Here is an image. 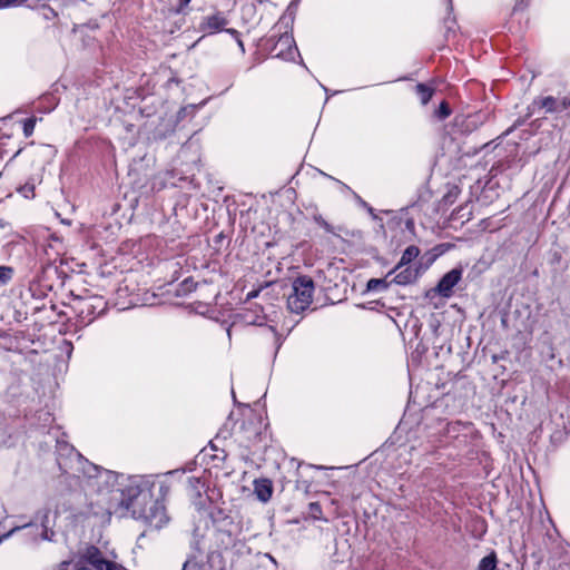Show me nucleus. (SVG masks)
Here are the masks:
<instances>
[{"label":"nucleus","mask_w":570,"mask_h":570,"mask_svg":"<svg viewBox=\"0 0 570 570\" xmlns=\"http://www.w3.org/2000/svg\"><path fill=\"white\" fill-rule=\"evenodd\" d=\"M77 570H88L87 568L80 567L79 563L76 564Z\"/></svg>","instance_id":"aec40b11"},{"label":"nucleus","mask_w":570,"mask_h":570,"mask_svg":"<svg viewBox=\"0 0 570 570\" xmlns=\"http://www.w3.org/2000/svg\"><path fill=\"white\" fill-rule=\"evenodd\" d=\"M139 518L155 529H160L168 522L165 507L159 502H151L148 512L140 514Z\"/></svg>","instance_id":"20e7f679"},{"label":"nucleus","mask_w":570,"mask_h":570,"mask_svg":"<svg viewBox=\"0 0 570 570\" xmlns=\"http://www.w3.org/2000/svg\"><path fill=\"white\" fill-rule=\"evenodd\" d=\"M254 492L262 502H267L273 494V485L268 479H258L254 481Z\"/></svg>","instance_id":"6e6552de"},{"label":"nucleus","mask_w":570,"mask_h":570,"mask_svg":"<svg viewBox=\"0 0 570 570\" xmlns=\"http://www.w3.org/2000/svg\"><path fill=\"white\" fill-rule=\"evenodd\" d=\"M19 529H20V527H14V528H13L12 530H10L9 532H7V533L2 534V535L0 537V543H1L3 540H6V539L10 538V537H11L16 531H18Z\"/></svg>","instance_id":"f3484780"},{"label":"nucleus","mask_w":570,"mask_h":570,"mask_svg":"<svg viewBox=\"0 0 570 570\" xmlns=\"http://www.w3.org/2000/svg\"><path fill=\"white\" fill-rule=\"evenodd\" d=\"M23 190H24L26 193H29V191H31V193H32L33 187H32V186H24V187H23Z\"/></svg>","instance_id":"a211bd4d"},{"label":"nucleus","mask_w":570,"mask_h":570,"mask_svg":"<svg viewBox=\"0 0 570 570\" xmlns=\"http://www.w3.org/2000/svg\"><path fill=\"white\" fill-rule=\"evenodd\" d=\"M386 287H387V284L385 283L384 279H381V278H371L367 282V291H379V289H384Z\"/></svg>","instance_id":"ddd939ff"},{"label":"nucleus","mask_w":570,"mask_h":570,"mask_svg":"<svg viewBox=\"0 0 570 570\" xmlns=\"http://www.w3.org/2000/svg\"><path fill=\"white\" fill-rule=\"evenodd\" d=\"M69 564H70V562H69V561H63V562H61V567H62L63 569H65V568H67Z\"/></svg>","instance_id":"6ab92c4d"},{"label":"nucleus","mask_w":570,"mask_h":570,"mask_svg":"<svg viewBox=\"0 0 570 570\" xmlns=\"http://www.w3.org/2000/svg\"><path fill=\"white\" fill-rule=\"evenodd\" d=\"M420 254V249L416 246H409L404 253L402 254V257L399 262V264L395 267V271L401 269L403 266L410 264L414 258H416Z\"/></svg>","instance_id":"9d476101"},{"label":"nucleus","mask_w":570,"mask_h":570,"mask_svg":"<svg viewBox=\"0 0 570 570\" xmlns=\"http://www.w3.org/2000/svg\"><path fill=\"white\" fill-rule=\"evenodd\" d=\"M13 271L8 266H0V286L6 285L12 277Z\"/></svg>","instance_id":"4468645a"},{"label":"nucleus","mask_w":570,"mask_h":570,"mask_svg":"<svg viewBox=\"0 0 570 570\" xmlns=\"http://www.w3.org/2000/svg\"><path fill=\"white\" fill-rule=\"evenodd\" d=\"M462 277V269L454 268L448 272L439 282L435 291L443 297H450L452 295L454 286L460 282Z\"/></svg>","instance_id":"39448f33"},{"label":"nucleus","mask_w":570,"mask_h":570,"mask_svg":"<svg viewBox=\"0 0 570 570\" xmlns=\"http://www.w3.org/2000/svg\"><path fill=\"white\" fill-rule=\"evenodd\" d=\"M497 566V557L494 553H491L481 559L478 570H494Z\"/></svg>","instance_id":"9b49d317"},{"label":"nucleus","mask_w":570,"mask_h":570,"mask_svg":"<svg viewBox=\"0 0 570 570\" xmlns=\"http://www.w3.org/2000/svg\"><path fill=\"white\" fill-rule=\"evenodd\" d=\"M416 91L423 105L428 104L433 95V90L422 83L416 86Z\"/></svg>","instance_id":"f8f14e48"},{"label":"nucleus","mask_w":570,"mask_h":570,"mask_svg":"<svg viewBox=\"0 0 570 570\" xmlns=\"http://www.w3.org/2000/svg\"><path fill=\"white\" fill-rule=\"evenodd\" d=\"M36 118H29L23 124V132L27 137L31 136L36 126Z\"/></svg>","instance_id":"2eb2a0df"},{"label":"nucleus","mask_w":570,"mask_h":570,"mask_svg":"<svg viewBox=\"0 0 570 570\" xmlns=\"http://www.w3.org/2000/svg\"><path fill=\"white\" fill-rule=\"evenodd\" d=\"M450 114H451V110H450V107L448 106V104L446 102H442L440 105L439 110H438V116L440 118H446V117L450 116Z\"/></svg>","instance_id":"dca6fc26"},{"label":"nucleus","mask_w":570,"mask_h":570,"mask_svg":"<svg viewBox=\"0 0 570 570\" xmlns=\"http://www.w3.org/2000/svg\"><path fill=\"white\" fill-rule=\"evenodd\" d=\"M314 283L307 276L296 278L292 285V292L287 297V306L294 313H301L308 308L313 302Z\"/></svg>","instance_id":"f03ea898"},{"label":"nucleus","mask_w":570,"mask_h":570,"mask_svg":"<svg viewBox=\"0 0 570 570\" xmlns=\"http://www.w3.org/2000/svg\"><path fill=\"white\" fill-rule=\"evenodd\" d=\"M419 276L417 269H413L412 267H406L400 271L395 277L394 282L400 285H406L414 282Z\"/></svg>","instance_id":"1a4fd4ad"},{"label":"nucleus","mask_w":570,"mask_h":570,"mask_svg":"<svg viewBox=\"0 0 570 570\" xmlns=\"http://www.w3.org/2000/svg\"><path fill=\"white\" fill-rule=\"evenodd\" d=\"M82 559L95 567L97 570H127L119 563L106 560L102 557L101 551L94 546L88 547L85 550Z\"/></svg>","instance_id":"7ed1b4c3"},{"label":"nucleus","mask_w":570,"mask_h":570,"mask_svg":"<svg viewBox=\"0 0 570 570\" xmlns=\"http://www.w3.org/2000/svg\"><path fill=\"white\" fill-rule=\"evenodd\" d=\"M117 474L109 470H98L96 469V474L89 476L87 480V488L92 491H97V493L101 497L98 501L99 509L94 512L95 517L105 520L106 517L110 515V500L109 495H111L117 485Z\"/></svg>","instance_id":"f257e3e1"},{"label":"nucleus","mask_w":570,"mask_h":570,"mask_svg":"<svg viewBox=\"0 0 570 570\" xmlns=\"http://www.w3.org/2000/svg\"><path fill=\"white\" fill-rule=\"evenodd\" d=\"M189 1H190V0H185V2H186V3H187V2H189Z\"/></svg>","instance_id":"4be33fe9"},{"label":"nucleus","mask_w":570,"mask_h":570,"mask_svg":"<svg viewBox=\"0 0 570 570\" xmlns=\"http://www.w3.org/2000/svg\"><path fill=\"white\" fill-rule=\"evenodd\" d=\"M289 40H291V39H289V37H285V38H284V41H285V42H289Z\"/></svg>","instance_id":"412c9836"},{"label":"nucleus","mask_w":570,"mask_h":570,"mask_svg":"<svg viewBox=\"0 0 570 570\" xmlns=\"http://www.w3.org/2000/svg\"><path fill=\"white\" fill-rule=\"evenodd\" d=\"M226 24L225 17L222 13H215L204 19L202 28L209 33H214L220 31Z\"/></svg>","instance_id":"0eeeda50"},{"label":"nucleus","mask_w":570,"mask_h":570,"mask_svg":"<svg viewBox=\"0 0 570 570\" xmlns=\"http://www.w3.org/2000/svg\"><path fill=\"white\" fill-rule=\"evenodd\" d=\"M533 108L539 107L544 109L546 112H561L570 106V99L567 97L554 98L551 96L539 98L533 101Z\"/></svg>","instance_id":"423d86ee"}]
</instances>
